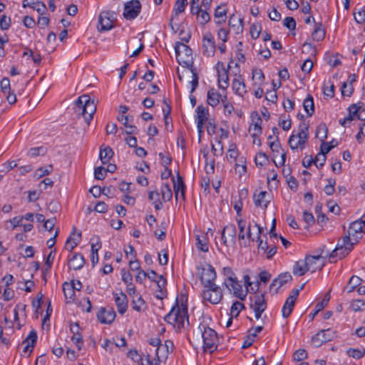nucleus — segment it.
Listing matches in <instances>:
<instances>
[{
  "mask_svg": "<svg viewBox=\"0 0 365 365\" xmlns=\"http://www.w3.org/2000/svg\"><path fill=\"white\" fill-rule=\"evenodd\" d=\"M141 10V4L138 0H131L124 5L123 16L128 20L137 17Z\"/></svg>",
  "mask_w": 365,
  "mask_h": 365,
  "instance_id": "obj_11",
  "label": "nucleus"
},
{
  "mask_svg": "<svg viewBox=\"0 0 365 365\" xmlns=\"http://www.w3.org/2000/svg\"><path fill=\"white\" fill-rule=\"evenodd\" d=\"M114 14L108 11H102L98 17L100 31H109L113 28Z\"/></svg>",
  "mask_w": 365,
  "mask_h": 365,
  "instance_id": "obj_13",
  "label": "nucleus"
},
{
  "mask_svg": "<svg viewBox=\"0 0 365 365\" xmlns=\"http://www.w3.org/2000/svg\"><path fill=\"white\" fill-rule=\"evenodd\" d=\"M322 253L323 250L320 255L317 256L308 255L305 257L306 265L308 271L314 272L317 270H321L323 268L324 265V261L322 259Z\"/></svg>",
  "mask_w": 365,
  "mask_h": 365,
  "instance_id": "obj_14",
  "label": "nucleus"
},
{
  "mask_svg": "<svg viewBox=\"0 0 365 365\" xmlns=\"http://www.w3.org/2000/svg\"><path fill=\"white\" fill-rule=\"evenodd\" d=\"M244 304L238 301L234 302L231 307L230 309V314L232 317H237L240 312L241 309L244 308Z\"/></svg>",
  "mask_w": 365,
  "mask_h": 365,
  "instance_id": "obj_49",
  "label": "nucleus"
},
{
  "mask_svg": "<svg viewBox=\"0 0 365 365\" xmlns=\"http://www.w3.org/2000/svg\"><path fill=\"white\" fill-rule=\"evenodd\" d=\"M11 18L3 15L0 18V28L3 31L8 30L11 26Z\"/></svg>",
  "mask_w": 365,
  "mask_h": 365,
  "instance_id": "obj_55",
  "label": "nucleus"
},
{
  "mask_svg": "<svg viewBox=\"0 0 365 365\" xmlns=\"http://www.w3.org/2000/svg\"><path fill=\"white\" fill-rule=\"evenodd\" d=\"M197 113V128L199 135L203 132L205 123L208 120L209 111L208 108L200 105L196 108Z\"/></svg>",
  "mask_w": 365,
  "mask_h": 365,
  "instance_id": "obj_15",
  "label": "nucleus"
},
{
  "mask_svg": "<svg viewBox=\"0 0 365 365\" xmlns=\"http://www.w3.org/2000/svg\"><path fill=\"white\" fill-rule=\"evenodd\" d=\"M250 308L255 312L256 319H259L262 314L267 308V302L264 298V293L256 294L250 297Z\"/></svg>",
  "mask_w": 365,
  "mask_h": 365,
  "instance_id": "obj_10",
  "label": "nucleus"
},
{
  "mask_svg": "<svg viewBox=\"0 0 365 365\" xmlns=\"http://www.w3.org/2000/svg\"><path fill=\"white\" fill-rule=\"evenodd\" d=\"M312 38L314 41H319L324 38L325 37V31L322 28V24H319L317 26L314 31L312 34Z\"/></svg>",
  "mask_w": 365,
  "mask_h": 365,
  "instance_id": "obj_39",
  "label": "nucleus"
},
{
  "mask_svg": "<svg viewBox=\"0 0 365 365\" xmlns=\"http://www.w3.org/2000/svg\"><path fill=\"white\" fill-rule=\"evenodd\" d=\"M228 24L230 27H236L237 32L242 31L243 20L237 18L234 14L230 16Z\"/></svg>",
  "mask_w": 365,
  "mask_h": 365,
  "instance_id": "obj_37",
  "label": "nucleus"
},
{
  "mask_svg": "<svg viewBox=\"0 0 365 365\" xmlns=\"http://www.w3.org/2000/svg\"><path fill=\"white\" fill-rule=\"evenodd\" d=\"M307 357V353L305 349H299L293 354V359L296 361H301Z\"/></svg>",
  "mask_w": 365,
  "mask_h": 365,
  "instance_id": "obj_57",
  "label": "nucleus"
},
{
  "mask_svg": "<svg viewBox=\"0 0 365 365\" xmlns=\"http://www.w3.org/2000/svg\"><path fill=\"white\" fill-rule=\"evenodd\" d=\"M107 170L105 168L99 166L95 168L94 176L96 180H103L106 178Z\"/></svg>",
  "mask_w": 365,
  "mask_h": 365,
  "instance_id": "obj_56",
  "label": "nucleus"
},
{
  "mask_svg": "<svg viewBox=\"0 0 365 365\" xmlns=\"http://www.w3.org/2000/svg\"><path fill=\"white\" fill-rule=\"evenodd\" d=\"M346 354L354 359H359L365 355V349H357L350 348L346 351Z\"/></svg>",
  "mask_w": 365,
  "mask_h": 365,
  "instance_id": "obj_44",
  "label": "nucleus"
},
{
  "mask_svg": "<svg viewBox=\"0 0 365 365\" xmlns=\"http://www.w3.org/2000/svg\"><path fill=\"white\" fill-rule=\"evenodd\" d=\"M132 304V307L134 310L140 312L142 310V307L145 304V301L140 295H136L135 298L133 297Z\"/></svg>",
  "mask_w": 365,
  "mask_h": 365,
  "instance_id": "obj_47",
  "label": "nucleus"
},
{
  "mask_svg": "<svg viewBox=\"0 0 365 365\" xmlns=\"http://www.w3.org/2000/svg\"><path fill=\"white\" fill-rule=\"evenodd\" d=\"M113 296L118 311L123 315L128 309V297L123 292L114 293Z\"/></svg>",
  "mask_w": 365,
  "mask_h": 365,
  "instance_id": "obj_21",
  "label": "nucleus"
},
{
  "mask_svg": "<svg viewBox=\"0 0 365 365\" xmlns=\"http://www.w3.org/2000/svg\"><path fill=\"white\" fill-rule=\"evenodd\" d=\"M115 312L113 308L106 309L101 307L97 314V318L102 324H111L115 318Z\"/></svg>",
  "mask_w": 365,
  "mask_h": 365,
  "instance_id": "obj_18",
  "label": "nucleus"
},
{
  "mask_svg": "<svg viewBox=\"0 0 365 365\" xmlns=\"http://www.w3.org/2000/svg\"><path fill=\"white\" fill-rule=\"evenodd\" d=\"M75 113L83 115L88 125L96 111V106L88 95L80 96L75 102Z\"/></svg>",
  "mask_w": 365,
  "mask_h": 365,
  "instance_id": "obj_3",
  "label": "nucleus"
},
{
  "mask_svg": "<svg viewBox=\"0 0 365 365\" xmlns=\"http://www.w3.org/2000/svg\"><path fill=\"white\" fill-rule=\"evenodd\" d=\"M232 88L234 92L240 96L242 97L247 93L246 86L240 76L233 79Z\"/></svg>",
  "mask_w": 365,
  "mask_h": 365,
  "instance_id": "obj_23",
  "label": "nucleus"
},
{
  "mask_svg": "<svg viewBox=\"0 0 365 365\" xmlns=\"http://www.w3.org/2000/svg\"><path fill=\"white\" fill-rule=\"evenodd\" d=\"M176 59L179 64L192 68V51L187 45L181 42H176L175 45Z\"/></svg>",
  "mask_w": 365,
  "mask_h": 365,
  "instance_id": "obj_4",
  "label": "nucleus"
},
{
  "mask_svg": "<svg viewBox=\"0 0 365 365\" xmlns=\"http://www.w3.org/2000/svg\"><path fill=\"white\" fill-rule=\"evenodd\" d=\"M308 125L304 122L299 125V132L297 135L292 134L289 138V145L291 149L294 150L300 148L303 149L304 144L308 139Z\"/></svg>",
  "mask_w": 365,
  "mask_h": 365,
  "instance_id": "obj_5",
  "label": "nucleus"
},
{
  "mask_svg": "<svg viewBox=\"0 0 365 365\" xmlns=\"http://www.w3.org/2000/svg\"><path fill=\"white\" fill-rule=\"evenodd\" d=\"M165 103H166V106H167V110H163L165 128L168 131L171 132L173 130V125H170V123L171 121V118L170 117V115L171 113V107L165 101Z\"/></svg>",
  "mask_w": 365,
  "mask_h": 365,
  "instance_id": "obj_43",
  "label": "nucleus"
},
{
  "mask_svg": "<svg viewBox=\"0 0 365 365\" xmlns=\"http://www.w3.org/2000/svg\"><path fill=\"white\" fill-rule=\"evenodd\" d=\"M283 25L289 30H294L296 28V21L293 17H286L283 21Z\"/></svg>",
  "mask_w": 365,
  "mask_h": 365,
  "instance_id": "obj_62",
  "label": "nucleus"
},
{
  "mask_svg": "<svg viewBox=\"0 0 365 365\" xmlns=\"http://www.w3.org/2000/svg\"><path fill=\"white\" fill-rule=\"evenodd\" d=\"M201 296L203 301H207L212 304H217L223 298L222 289L218 285L212 284L205 288L201 293Z\"/></svg>",
  "mask_w": 365,
  "mask_h": 365,
  "instance_id": "obj_7",
  "label": "nucleus"
},
{
  "mask_svg": "<svg viewBox=\"0 0 365 365\" xmlns=\"http://www.w3.org/2000/svg\"><path fill=\"white\" fill-rule=\"evenodd\" d=\"M329 184L324 187V192L327 195H331L335 191V180L328 179Z\"/></svg>",
  "mask_w": 365,
  "mask_h": 365,
  "instance_id": "obj_61",
  "label": "nucleus"
},
{
  "mask_svg": "<svg viewBox=\"0 0 365 365\" xmlns=\"http://www.w3.org/2000/svg\"><path fill=\"white\" fill-rule=\"evenodd\" d=\"M165 321L180 330L185 328V322L189 324L187 307L186 304H178V299L175 301V305L172 307L170 312L165 317Z\"/></svg>",
  "mask_w": 365,
  "mask_h": 365,
  "instance_id": "obj_2",
  "label": "nucleus"
},
{
  "mask_svg": "<svg viewBox=\"0 0 365 365\" xmlns=\"http://www.w3.org/2000/svg\"><path fill=\"white\" fill-rule=\"evenodd\" d=\"M173 188L176 200H178L179 192H180L182 198L185 200V185L182 177L179 174H178L176 181L173 179Z\"/></svg>",
  "mask_w": 365,
  "mask_h": 365,
  "instance_id": "obj_27",
  "label": "nucleus"
},
{
  "mask_svg": "<svg viewBox=\"0 0 365 365\" xmlns=\"http://www.w3.org/2000/svg\"><path fill=\"white\" fill-rule=\"evenodd\" d=\"M196 240V247L198 250L204 252H208V242L205 237L201 239L199 235H197Z\"/></svg>",
  "mask_w": 365,
  "mask_h": 365,
  "instance_id": "obj_45",
  "label": "nucleus"
},
{
  "mask_svg": "<svg viewBox=\"0 0 365 365\" xmlns=\"http://www.w3.org/2000/svg\"><path fill=\"white\" fill-rule=\"evenodd\" d=\"M190 72L192 73V79L190 81V84H191L190 93H193L198 86V76L195 71V68H190Z\"/></svg>",
  "mask_w": 365,
  "mask_h": 365,
  "instance_id": "obj_54",
  "label": "nucleus"
},
{
  "mask_svg": "<svg viewBox=\"0 0 365 365\" xmlns=\"http://www.w3.org/2000/svg\"><path fill=\"white\" fill-rule=\"evenodd\" d=\"M37 334L36 331L33 329L30 331L29 336L23 341L22 346L24 345L23 352L24 354L29 353V355L32 352L34 345L36 342Z\"/></svg>",
  "mask_w": 365,
  "mask_h": 365,
  "instance_id": "obj_20",
  "label": "nucleus"
},
{
  "mask_svg": "<svg viewBox=\"0 0 365 365\" xmlns=\"http://www.w3.org/2000/svg\"><path fill=\"white\" fill-rule=\"evenodd\" d=\"M224 284L229 289H230L231 287L233 290V294L241 300H243L246 297L247 292L243 290L242 284L237 279V278H235L233 280H231L228 282L227 280H225Z\"/></svg>",
  "mask_w": 365,
  "mask_h": 365,
  "instance_id": "obj_17",
  "label": "nucleus"
},
{
  "mask_svg": "<svg viewBox=\"0 0 365 365\" xmlns=\"http://www.w3.org/2000/svg\"><path fill=\"white\" fill-rule=\"evenodd\" d=\"M354 91L352 84L349 85L346 83H344L341 87V93L343 96H351Z\"/></svg>",
  "mask_w": 365,
  "mask_h": 365,
  "instance_id": "obj_63",
  "label": "nucleus"
},
{
  "mask_svg": "<svg viewBox=\"0 0 365 365\" xmlns=\"http://www.w3.org/2000/svg\"><path fill=\"white\" fill-rule=\"evenodd\" d=\"M101 247V243L100 242L99 237H97L96 244L91 245V263L93 267L96 265V264L98 262V251Z\"/></svg>",
  "mask_w": 365,
  "mask_h": 365,
  "instance_id": "obj_36",
  "label": "nucleus"
},
{
  "mask_svg": "<svg viewBox=\"0 0 365 365\" xmlns=\"http://www.w3.org/2000/svg\"><path fill=\"white\" fill-rule=\"evenodd\" d=\"M227 97L222 96L214 88H211L207 92V103L210 106L215 107L216 106L221 100L222 103H225Z\"/></svg>",
  "mask_w": 365,
  "mask_h": 365,
  "instance_id": "obj_22",
  "label": "nucleus"
},
{
  "mask_svg": "<svg viewBox=\"0 0 365 365\" xmlns=\"http://www.w3.org/2000/svg\"><path fill=\"white\" fill-rule=\"evenodd\" d=\"M255 163L258 166H263L267 161L268 158L264 153H259L255 157Z\"/></svg>",
  "mask_w": 365,
  "mask_h": 365,
  "instance_id": "obj_59",
  "label": "nucleus"
},
{
  "mask_svg": "<svg viewBox=\"0 0 365 365\" xmlns=\"http://www.w3.org/2000/svg\"><path fill=\"white\" fill-rule=\"evenodd\" d=\"M63 290L64 292V295L66 299H73V297L75 295V291L71 286V284L68 283H64L63 286Z\"/></svg>",
  "mask_w": 365,
  "mask_h": 365,
  "instance_id": "obj_53",
  "label": "nucleus"
},
{
  "mask_svg": "<svg viewBox=\"0 0 365 365\" xmlns=\"http://www.w3.org/2000/svg\"><path fill=\"white\" fill-rule=\"evenodd\" d=\"M329 299H330L329 293H327L325 294L324 297L323 298L322 301L320 302H318L316 304L315 309H314V312L311 313L309 314V317L312 319H313L314 318V317L318 314V312H319L321 310H322L324 307H326L327 306V304H328V302L329 301Z\"/></svg>",
  "mask_w": 365,
  "mask_h": 365,
  "instance_id": "obj_35",
  "label": "nucleus"
},
{
  "mask_svg": "<svg viewBox=\"0 0 365 365\" xmlns=\"http://www.w3.org/2000/svg\"><path fill=\"white\" fill-rule=\"evenodd\" d=\"M53 170V166L51 165H48L46 168H40L37 169L35 172V176L38 178H42L46 175H48Z\"/></svg>",
  "mask_w": 365,
  "mask_h": 365,
  "instance_id": "obj_51",
  "label": "nucleus"
},
{
  "mask_svg": "<svg viewBox=\"0 0 365 365\" xmlns=\"http://www.w3.org/2000/svg\"><path fill=\"white\" fill-rule=\"evenodd\" d=\"M327 132L328 129L327 126L324 124H320L317 128L316 136L322 142L327 138Z\"/></svg>",
  "mask_w": 365,
  "mask_h": 365,
  "instance_id": "obj_48",
  "label": "nucleus"
},
{
  "mask_svg": "<svg viewBox=\"0 0 365 365\" xmlns=\"http://www.w3.org/2000/svg\"><path fill=\"white\" fill-rule=\"evenodd\" d=\"M173 348V343L172 341L166 340L164 344H160L156 349V356L160 360V354L163 356L167 357L168 354L172 351Z\"/></svg>",
  "mask_w": 365,
  "mask_h": 365,
  "instance_id": "obj_26",
  "label": "nucleus"
},
{
  "mask_svg": "<svg viewBox=\"0 0 365 365\" xmlns=\"http://www.w3.org/2000/svg\"><path fill=\"white\" fill-rule=\"evenodd\" d=\"M295 302L287 299L282 309V314L284 318H287L290 316L294 307Z\"/></svg>",
  "mask_w": 365,
  "mask_h": 365,
  "instance_id": "obj_38",
  "label": "nucleus"
},
{
  "mask_svg": "<svg viewBox=\"0 0 365 365\" xmlns=\"http://www.w3.org/2000/svg\"><path fill=\"white\" fill-rule=\"evenodd\" d=\"M161 193H162V198L163 199V200L169 201L171 200L173 193H172L170 186L168 183H165L162 186Z\"/></svg>",
  "mask_w": 365,
  "mask_h": 365,
  "instance_id": "obj_46",
  "label": "nucleus"
},
{
  "mask_svg": "<svg viewBox=\"0 0 365 365\" xmlns=\"http://www.w3.org/2000/svg\"><path fill=\"white\" fill-rule=\"evenodd\" d=\"M334 337L335 331L330 329H323L312 336V344L315 347H319L323 344L331 341Z\"/></svg>",
  "mask_w": 365,
  "mask_h": 365,
  "instance_id": "obj_12",
  "label": "nucleus"
},
{
  "mask_svg": "<svg viewBox=\"0 0 365 365\" xmlns=\"http://www.w3.org/2000/svg\"><path fill=\"white\" fill-rule=\"evenodd\" d=\"M205 350L213 352L217 346L218 337L216 331L210 327H203L202 332Z\"/></svg>",
  "mask_w": 365,
  "mask_h": 365,
  "instance_id": "obj_9",
  "label": "nucleus"
},
{
  "mask_svg": "<svg viewBox=\"0 0 365 365\" xmlns=\"http://www.w3.org/2000/svg\"><path fill=\"white\" fill-rule=\"evenodd\" d=\"M303 107L308 116H312L314 113V103L313 97L309 94L304 100Z\"/></svg>",
  "mask_w": 365,
  "mask_h": 365,
  "instance_id": "obj_33",
  "label": "nucleus"
},
{
  "mask_svg": "<svg viewBox=\"0 0 365 365\" xmlns=\"http://www.w3.org/2000/svg\"><path fill=\"white\" fill-rule=\"evenodd\" d=\"M225 233L230 239L231 242H235L236 236V227L233 224L226 225L222 231V240L225 245H227V241L225 237Z\"/></svg>",
  "mask_w": 365,
  "mask_h": 365,
  "instance_id": "obj_28",
  "label": "nucleus"
},
{
  "mask_svg": "<svg viewBox=\"0 0 365 365\" xmlns=\"http://www.w3.org/2000/svg\"><path fill=\"white\" fill-rule=\"evenodd\" d=\"M226 4H223L220 6H217L215 9L214 16L216 19H218L216 21L217 24H221L222 22H225L226 19V16L227 13V9L225 8Z\"/></svg>",
  "mask_w": 365,
  "mask_h": 365,
  "instance_id": "obj_31",
  "label": "nucleus"
},
{
  "mask_svg": "<svg viewBox=\"0 0 365 365\" xmlns=\"http://www.w3.org/2000/svg\"><path fill=\"white\" fill-rule=\"evenodd\" d=\"M85 264V259L81 254L76 253L73 257L68 259L69 268L74 270L81 269Z\"/></svg>",
  "mask_w": 365,
  "mask_h": 365,
  "instance_id": "obj_24",
  "label": "nucleus"
},
{
  "mask_svg": "<svg viewBox=\"0 0 365 365\" xmlns=\"http://www.w3.org/2000/svg\"><path fill=\"white\" fill-rule=\"evenodd\" d=\"M204 8H200V11L199 13L195 14L197 18L202 25H205L210 20V16L209 13Z\"/></svg>",
  "mask_w": 365,
  "mask_h": 365,
  "instance_id": "obj_41",
  "label": "nucleus"
},
{
  "mask_svg": "<svg viewBox=\"0 0 365 365\" xmlns=\"http://www.w3.org/2000/svg\"><path fill=\"white\" fill-rule=\"evenodd\" d=\"M197 269L204 289L212 284H216L215 281L217 277V274L215 268L212 265L207 264L205 267L198 266Z\"/></svg>",
  "mask_w": 365,
  "mask_h": 365,
  "instance_id": "obj_6",
  "label": "nucleus"
},
{
  "mask_svg": "<svg viewBox=\"0 0 365 365\" xmlns=\"http://www.w3.org/2000/svg\"><path fill=\"white\" fill-rule=\"evenodd\" d=\"M365 120V109L362 107V103L352 104L349 108V115L343 120H339V123L342 126H347V125L354 120Z\"/></svg>",
  "mask_w": 365,
  "mask_h": 365,
  "instance_id": "obj_8",
  "label": "nucleus"
},
{
  "mask_svg": "<svg viewBox=\"0 0 365 365\" xmlns=\"http://www.w3.org/2000/svg\"><path fill=\"white\" fill-rule=\"evenodd\" d=\"M292 272L296 276H302L308 272L305 259L302 261H297L294 265Z\"/></svg>",
  "mask_w": 365,
  "mask_h": 365,
  "instance_id": "obj_34",
  "label": "nucleus"
},
{
  "mask_svg": "<svg viewBox=\"0 0 365 365\" xmlns=\"http://www.w3.org/2000/svg\"><path fill=\"white\" fill-rule=\"evenodd\" d=\"M228 80L227 71L226 70H224L222 73H218V83L220 88L226 89L228 87Z\"/></svg>",
  "mask_w": 365,
  "mask_h": 365,
  "instance_id": "obj_42",
  "label": "nucleus"
},
{
  "mask_svg": "<svg viewBox=\"0 0 365 365\" xmlns=\"http://www.w3.org/2000/svg\"><path fill=\"white\" fill-rule=\"evenodd\" d=\"M354 19L358 24H364L365 22V10L360 9L358 12H354Z\"/></svg>",
  "mask_w": 365,
  "mask_h": 365,
  "instance_id": "obj_64",
  "label": "nucleus"
},
{
  "mask_svg": "<svg viewBox=\"0 0 365 365\" xmlns=\"http://www.w3.org/2000/svg\"><path fill=\"white\" fill-rule=\"evenodd\" d=\"M215 42L211 33H206L202 38V52L207 56H212L215 52Z\"/></svg>",
  "mask_w": 365,
  "mask_h": 365,
  "instance_id": "obj_16",
  "label": "nucleus"
},
{
  "mask_svg": "<svg viewBox=\"0 0 365 365\" xmlns=\"http://www.w3.org/2000/svg\"><path fill=\"white\" fill-rule=\"evenodd\" d=\"M72 235H75V228H73V232L71 234L69 237L67 239L65 245V248L69 252H71L77 245L78 242L81 238V232H78L76 234L77 238L73 237Z\"/></svg>",
  "mask_w": 365,
  "mask_h": 365,
  "instance_id": "obj_29",
  "label": "nucleus"
},
{
  "mask_svg": "<svg viewBox=\"0 0 365 365\" xmlns=\"http://www.w3.org/2000/svg\"><path fill=\"white\" fill-rule=\"evenodd\" d=\"M361 282V279L357 276L353 275L349 281V285L350 287L348 289V292H351L354 291V289L358 287Z\"/></svg>",
  "mask_w": 365,
  "mask_h": 365,
  "instance_id": "obj_52",
  "label": "nucleus"
},
{
  "mask_svg": "<svg viewBox=\"0 0 365 365\" xmlns=\"http://www.w3.org/2000/svg\"><path fill=\"white\" fill-rule=\"evenodd\" d=\"M261 25L259 24H253L250 27L251 36L256 39L259 36L261 32Z\"/></svg>",
  "mask_w": 365,
  "mask_h": 365,
  "instance_id": "obj_58",
  "label": "nucleus"
},
{
  "mask_svg": "<svg viewBox=\"0 0 365 365\" xmlns=\"http://www.w3.org/2000/svg\"><path fill=\"white\" fill-rule=\"evenodd\" d=\"M292 279V275L289 272L281 274L278 277L275 278L269 286V289L272 292L273 289L274 293L287 282L291 281Z\"/></svg>",
  "mask_w": 365,
  "mask_h": 365,
  "instance_id": "obj_19",
  "label": "nucleus"
},
{
  "mask_svg": "<svg viewBox=\"0 0 365 365\" xmlns=\"http://www.w3.org/2000/svg\"><path fill=\"white\" fill-rule=\"evenodd\" d=\"M0 86L1 91L4 93H9L11 91L10 81L8 78L4 77L0 81Z\"/></svg>",
  "mask_w": 365,
  "mask_h": 365,
  "instance_id": "obj_60",
  "label": "nucleus"
},
{
  "mask_svg": "<svg viewBox=\"0 0 365 365\" xmlns=\"http://www.w3.org/2000/svg\"><path fill=\"white\" fill-rule=\"evenodd\" d=\"M326 158V154L320 150L314 159V163L317 168H321L324 166Z\"/></svg>",
  "mask_w": 365,
  "mask_h": 365,
  "instance_id": "obj_50",
  "label": "nucleus"
},
{
  "mask_svg": "<svg viewBox=\"0 0 365 365\" xmlns=\"http://www.w3.org/2000/svg\"><path fill=\"white\" fill-rule=\"evenodd\" d=\"M187 0H176L173 8V15L177 16L185 11Z\"/></svg>",
  "mask_w": 365,
  "mask_h": 365,
  "instance_id": "obj_40",
  "label": "nucleus"
},
{
  "mask_svg": "<svg viewBox=\"0 0 365 365\" xmlns=\"http://www.w3.org/2000/svg\"><path fill=\"white\" fill-rule=\"evenodd\" d=\"M262 121L260 116H257V120L250 126L249 132L252 138L259 137L262 133Z\"/></svg>",
  "mask_w": 365,
  "mask_h": 365,
  "instance_id": "obj_32",
  "label": "nucleus"
},
{
  "mask_svg": "<svg viewBox=\"0 0 365 365\" xmlns=\"http://www.w3.org/2000/svg\"><path fill=\"white\" fill-rule=\"evenodd\" d=\"M267 196H268V193L266 191H261L257 195L255 194L253 199L255 206L266 209L268 203L270 202V200Z\"/></svg>",
  "mask_w": 365,
  "mask_h": 365,
  "instance_id": "obj_25",
  "label": "nucleus"
},
{
  "mask_svg": "<svg viewBox=\"0 0 365 365\" xmlns=\"http://www.w3.org/2000/svg\"><path fill=\"white\" fill-rule=\"evenodd\" d=\"M363 227L358 222H353L348 229V235L339 239L335 249L330 254L327 253L329 259H342L348 255L353 250L354 245L362 237Z\"/></svg>",
  "mask_w": 365,
  "mask_h": 365,
  "instance_id": "obj_1",
  "label": "nucleus"
},
{
  "mask_svg": "<svg viewBox=\"0 0 365 365\" xmlns=\"http://www.w3.org/2000/svg\"><path fill=\"white\" fill-rule=\"evenodd\" d=\"M113 154L114 153L110 147H101L100 149L99 158L103 164H106L112 158Z\"/></svg>",
  "mask_w": 365,
  "mask_h": 365,
  "instance_id": "obj_30",
  "label": "nucleus"
}]
</instances>
